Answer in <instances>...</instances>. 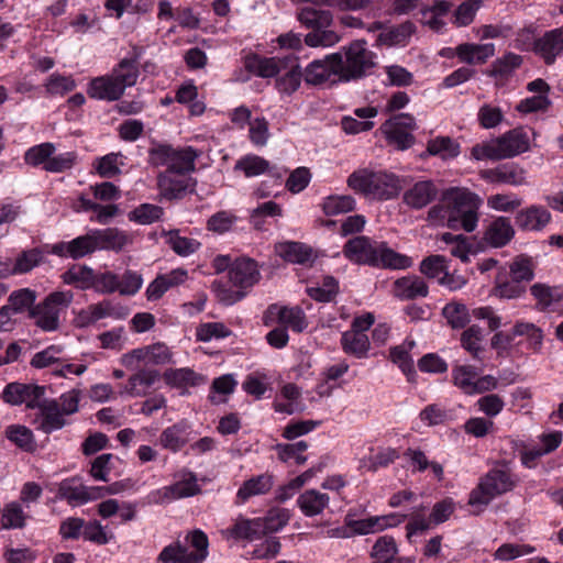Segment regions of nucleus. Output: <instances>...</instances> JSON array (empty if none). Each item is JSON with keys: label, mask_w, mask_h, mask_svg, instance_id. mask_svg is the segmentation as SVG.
Here are the masks:
<instances>
[{"label": "nucleus", "mask_w": 563, "mask_h": 563, "mask_svg": "<svg viewBox=\"0 0 563 563\" xmlns=\"http://www.w3.org/2000/svg\"><path fill=\"white\" fill-rule=\"evenodd\" d=\"M354 205L351 196H329L324 199L322 209L327 216H338L352 211Z\"/></svg>", "instance_id": "052dcab7"}, {"label": "nucleus", "mask_w": 563, "mask_h": 563, "mask_svg": "<svg viewBox=\"0 0 563 563\" xmlns=\"http://www.w3.org/2000/svg\"><path fill=\"white\" fill-rule=\"evenodd\" d=\"M7 438L15 445L26 452H33L36 449V442L32 431L20 424H13L5 430Z\"/></svg>", "instance_id": "de8ad7c7"}, {"label": "nucleus", "mask_w": 563, "mask_h": 563, "mask_svg": "<svg viewBox=\"0 0 563 563\" xmlns=\"http://www.w3.org/2000/svg\"><path fill=\"white\" fill-rule=\"evenodd\" d=\"M396 554L397 545L393 537H380L373 545L372 556L376 563H390Z\"/></svg>", "instance_id": "5fc2aeb1"}, {"label": "nucleus", "mask_w": 563, "mask_h": 563, "mask_svg": "<svg viewBox=\"0 0 563 563\" xmlns=\"http://www.w3.org/2000/svg\"><path fill=\"white\" fill-rule=\"evenodd\" d=\"M95 230L80 235L69 242H60L52 247V252L58 256H69L73 260L81 258L97 251Z\"/></svg>", "instance_id": "2eb2a0df"}, {"label": "nucleus", "mask_w": 563, "mask_h": 563, "mask_svg": "<svg viewBox=\"0 0 563 563\" xmlns=\"http://www.w3.org/2000/svg\"><path fill=\"white\" fill-rule=\"evenodd\" d=\"M273 487V477L268 474H262L245 481L236 493L239 503H244L249 498L266 494Z\"/></svg>", "instance_id": "f704fd0d"}, {"label": "nucleus", "mask_w": 563, "mask_h": 563, "mask_svg": "<svg viewBox=\"0 0 563 563\" xmlns=\"http://www.w3.org/2000/svg\"><path fill=\"white\" fill-rule=\"evenodd\" d=\"M27 516L18 501L7 504L2 509L1 528L2 529H22L26 525Z\"/></svg>", "instance_id": "37998d69"}, {"label": "nucleus", "mask_w": 563, "mask_h": 563, "mask_svg": "<svg viewBox=\"0 0 563 563\" xmlns=\"http://www.w3.org/2000/svg\"><path fill=\"white\" fill-rule=\"evenodd\" d=\"M275 449L278 457L283 462L295 460L297 464L301 465L307 461V457L302 455V452L308 449V443L306 441H299L291 444H277Z\"/></svg>", "instance_id": "0e129e2a"}, {"label": "nucleus", "mask_w": 563, "mask_h": 563, "mask_svg": "<svg viewBox=\"0 0 563 563\" xmlns=\"http://www.w3.org/2000/svg\"><path fill=\"white\" fill-rule=\"evenodd\" d=\"M201 492L197 484V477L192 473H186L173 485L164 487L159 493L163 498L173 500L198 495Z\"/></svg>", "instance_id": "2f4dec72"}, {"label": "nucleus", "mask_w": 563, "mask_h": 563, "mask_svg": "<svg viewBox=\"0 0 563 563\" xmlns=\"http://www.w3.org/2000/svg\"><path fill=\"white\" fill-rule=\"evenodd\" d=\"M378 265L394 269H405L411 266L412 261L410 257L396 253L385 244L378 245Z\"/></svg>", "instance_id": "09e8293b"}, {"label": "nucleus", "mask_w": 563, "mask_h": 563, "mask_svg": "<svg viewBox=\"0 0 563 563\" xmlns=\"http://www.w3.org/2000/svg\"><path fill=\"white\" fill-rule=\"evenodd\" d=\"M405 519L406 515L377 516L360 520L346 519V526L351 528L354 533L368 534L382 531L387 527L397 526Z\"/></svg>", "instance_id": "aec40b11"}, {"label": "nucleus", "mask_w": 563, "mask_h": 563, "mask_svg": "<svg viewBox=\"0 0 563 563\" xmlns=\"http://www.w3.org/2000/svg\"><path fill=\"white\" fill-rule=\"evenodd\" d=\"M415 346L413 341L404 342L400 345L394 346L390 350V358L394 363L398 364L401 371L409 377L415 373L413 361L409 355V352Z\"/></svg>", "instance_id": "6e6d98bb"}, {"label": "nucleus", "mask_w": 563, "mask_h": 563, "mask_svg": "<svg viewBox=\"0 0 563 563\" xmlns=\"http://www.w3.org/2000/svg\"><path fill=\"white\" fill-rule=\"evenodd\" d=\"M512 335L526 336L530 347L533 350H539L543 340L541 329L531 322H517L512 329Z\"/></svg>", "instance_id": "e2e57ef3"}, {"label": "nucleus", "mask_w": 563, "mask_h": 563, "mask_svg": "<svg viewBox=\"0 0 563 563\" xmlns=\"http://www.w3.org/2000/svg\"><path fill=\"white\" fill-rule=\"evenodd\" d=\"M185 544L179 541L165 547L158 555L162 563H201L208 555V537L201 530L187 534Z\"/></svg>", "instance_id": "423d86ee"}, {"label": "nucleus", "mask_w": 563, "mask_h": 563, "mask_svg": "<svg viewBox=\"0 0 563 563\" xmlns=\"http://www.w3.org/2000/svg\"><path fill=\"white\" fill-rule=\"evenodd\" d=\"M347 185L353 190L369 199L388 200L398 196L401 184L398 177L385 172L361 169L347 178Z\"/></svg>", "instance_id": "7ed1b4c3"}, {"label": "nucleus", "mask_w": 563, "mask_h": 563, "mask_svg": "<svg viewBox=\"0 0 563 563\" xmlns=\"http://www.w3.org/2000/svg\"><path fill=\"white\" fill-rule=\"evenodd\" d=\"M415 32V25L407 21L379 35V41L386 45H398L406 42Z\"/></svg>", "instance_id": "680f3d73"}, {"label": "nucleus", "mask_w": 563, "mask_h": 563, "mask_svg": "<svg viewBox=\"0 0 563 563\" xmlns=\"http://www.w3.org/2000/svg\"><path fill=\"white\" fill-rule=\"evenodd\" d=\"M36 300V292L30 288H22L13 291L5 305L13 313H21L25 310H31Z\"/></svg>", "instance_id": "8fccbe9b"}, {"label": "nucleus", "mask_w": 563, "mask_h": 563, "mask_svg": "<svg viewBox=\"0 0 563 563\" xmlns=\"http://www.w3.org/2000/svg\"><path fill=\"white\" fill-rule=\"evenodd\" d=\"M477 375L476 368L471 365H459L452 369L454 385L466 395H470Z\"/></svg>", "instance_id": "4d7b16f0"}, {"label": "nucleus", "mask_w": 563, "mask_h": 563, "mask_svg": "<svg viewBox=\"0 0 563 563\" xmlns=\"http://www.w3.org/2000/svg\"><path fill=\"white\" fill-rule=\"evenodd\" d=\"M277 255L285 261L299 264L312 265L317 260V252L309 245L300 242H283L275 246Z\"/></svg>", "instance_id": "412c9836"}, {"label": "nucleus", "mask_w": 563, "mask_h": 563, "mask_svg": "<svg viewBox=\"0 0 563 563\" xmlns=\"http://www.w3.org/2000/svg\"><path fill=\"white\" fill-rule=\"evenodd\" d=\"M534 49L547 64L554 63L556 56L563 53V26L549 31L537 40Z\"/></svg>", "instance_id": "5701e85b"}, {"label": "nucleus", "mask_w": 563, "mask_h": 563, "mask_svg": "<svg viewBox=\"0 0 563 563\" xmlns=\"http://www.w3.org/2000/svg\"><path fill=\"white\" fill-rule=\"evenodd\" d=\"M442 316L453 329H462L471 320L466 306L459 301L446 303L442 309Z\"/></svg>", "instance_id": "c03bdc74"}, {"label": "nucleus", "mask_w": 563, "mask_h": 563, "mask_svg": "<svg viewBox=\"0 0 563 563\" xmlns=\"http://www.w3.org/2000/svg\"><path fill=\"white\" fill-rule=\"evenodd\" d=\"M167 243L180 256H188L200 247L197 240L180 236L177 231L168 233Z\"/></svg>", "instance_id": "338daca9"}, {"label": "nucleus", "mask_w": 563, "mask_h": 563, "mask_svg": "<svg viewBox=\"0 0 563 563\" xmlns=\"http://www.w3.org/2000/svg\"><path fill=\"white\" fill-rule=\"evenodd\" d=\"M36 406L40 408V429L45 433L59 430L66 424L65 416L56 400H44Z\"/></svg>", "instance_id": "a878e982"}, {"label": "nucleus", "mask_w": 563, "mask_h": 563, "mask_svg": "<svg viewBox=\"0 0 563 563\" xmlns=\"http://www.w3.org/2000/svg\"><path fill=\"white\" fill-rule=\"evenodd\" d=\"M287 60L279 58H262L256 55L245 58V67L260 77L268 78L279 75Z\"/></svg>", "instance_id": "473e14b6"}, {"label": "nucleus", "mask_w": 563, "mask_h": 563, "mask_svg": "<svg viewBox=\"0 0 563 563\" xmlns=\"http://www.w3.org/2000/svg\"><path fill=\"white\" fill-rule=\"evenodd\" d=\"M137 78V57L123 58L111 74L92 79L87 93L90 98L114 101L123 95L128 87L134 86Z\"/></svg>", "instance_id": "f03ea898"}, {"label": "nucleus", "mask_w": 563, "mask_h": 563, "mask_svg": "<svg viewBox=\"0 0 563 563\" xmlns=\"http://www.w3.org/2000/svg\"><path fill=\"white\" fill-rule=\"evenodd\" d=\"M43 254L38 249H32L22 252L12 264L13 275L25 274L40 265Z\"/></svg>", "instance_id": "bf43d9fd"}, {"label": "nucleus", "mask_w": 563, "mask_h": 563, "mask_svg": "<svg viewBox=\"0 0 563 563\" xmlns=\"http://www.w3.org/2000/svg\"><path fill=\"white\" fill-rule=\"evenodd\" d=\"M188 278L187 271L183 268L173 269L166 274H161L147 286L145 295L148 301L161 299L170 288L184 284Z\"/></svg>", "instance_id": "6ab92c4d"}, {"label": "nucleus", "mask_w": 563, "mask_h": 563, "mask_svg": "<svg viewBox=\"0 0 563 563\" xmlns=\"http://www.w3.org/2000/svg\"><path fill=\"white\" fill-rule=\"evenodd\" d=\"M98 250H111L119 252L133 241L131 234L119 230L118 228H108L104 230H95Z\"/></svg>", "instance_id": "7c9ffc66"}, {"label": "nucleus", "mask_w": 563, "mask_h": 563, "mask_svg": "<svg viewBox=\"0 0 563 563\" xmlns=\"http://www.w3.org/2000/svg\"><path fill=\"white\" fill-rule=\"evenodd\" d=\"M494 54V44L463 43L455 47V55L460 60L470 65L485 64Z\"/></svg>", "instance_id": "cd10ccee"}, {"label": "nucleus", "mask_w": 563, "mask_h": 563, "mask_svg": "<svg viewBox=\"0 0 563 563\" xmlns=\"http://www.w3.org/2000/svg\"><path fill=\"white\" fill-rule=\"evenodd\" d=\"M482 199L465 188H450L443 191L439 203L428 211L433 224L473 232L478 223Z\"/></svg>", "instance_id": "f257e3e1"}, {"label": "nucleus", "mask_w": 563, "mask_h": 563, "mask_svg": "<svg viewBox=\"0 0 563 563\" xmlns=\"http://www.w3.org/2000/svg\"><path fill=\"white\" fill-rule=\"evenodd\" d=\"M298 20L309 29H328L332 23V14L327 10L305 7L299 11Z\"/></svg>", "instance_id": "ea45409f"}, {"label": "nucleus", "mask_w": 563, "mask_h": 563, "mask_svg": "<svg viewBox=\"0 0 563 563\" xmlns=\"http://www.w3.org/2000/svg\"><path fill=\"white\" fill-rule=\"evenodd\" d=\"M159 379V373L155 369H141L130 376L128 383L120 391L121 395L126 394L131 397L145 396L147 389Z\"/></svg>", "instance_id": "c756f323"}, {"label": "nucleus", "mask_w": 563, "mask_h": 563, "mask_svg": "<svg viewBox=\"0 0 563 563\" xmlns=\"http://www.w3.org/2000/svg\"><path fill=\"white\" fill-rule=\"evenodd\" d=\"M550 212L545 208L539 206L528 207L516 214V224L521 230L526 231H540L550 222Z\"/></svg>", "instance_id": "bb28decb"}, {"label": "nucleus", "mask_w": 563, "mask_h": 563, "mask_svg": "<svg viewBox=\"0 0 563 563\" xmlns=\"http://www.w3.org/2000/svg\"><path fill=\"white\" fill-rule=\"evenodd\" d=\"M58 496L66 499L69 504H85L87 503L86 486L78 484L74 485L69 481H64L58 487Z\"/></svg>", "instance_id": "774afa93"}, {"label": "nucleus", "mask_w": 563, "mask_h": 563, "mask_svg": "<svg viewBox=\"0 0 563 563\" xmlns=\"http://www.w3.org/2000/svg\"><path fill=\"white\" fill-rule=\"evenodd\" d=\"M389 144L394 145L399 151H405L412 146L415 136L407 130L397 126H388L384 123L380 128Z\"/></svg>", "instance_id": "864d4df0"}, {"label": "nucleus", "mask_w": 563, "mask_h": 563, "mask_svg": "<svg viewBox=\"0 0 563 563\" xmlns=\"http://www.w3.org/2000/svg\"><path fill=\"white\" fill-rule=\"evenodd\" d=\"M330 498L327 494L316 489H309L302 493L297 500L300 510L309 517L321 514L329 505Z\"/></svg>", "instance_id": "e433bc0d"}, {"label": "nucleus", "mask_w": 563, "mask_h": 563, "mask_svg": "<svg viewBox=\"0 0 563 563\" xmlns=\"http://www.w3.org/2000/svg\"><path fill=\"white\" fill-rule=\"evenodd\" d=\"M515 235V229L508 218L498 217L493 220L484 233L486 243L494 247L506 245Z\"/></svg>", "instance_id": "c85d7f7f"}, {"label": "nucleus", "mask_w": 563, "mask_h": 563, "mask_svg": "<svg viewBox=\"0 0 563 563\" xmlns=\"http://www.w3.org/2000/svg\"><path fill=\"white\" fill-rule=\"evenodd\" d=\"M286 522L287 517L284 514L269 512L264 519H247L240 516L235 519L232 527L221 530V536L227 540H253L267 532L279 530Z\"/></svg>", "instance_id": "1a4fd4ad"}, {"label": "nucleus", "mask_w": 563, "mask_h": 563, "mask_svg": "<svg viewBox=\"0 0 563 563\" xmlns=\"http://www.w3.org/2000/svg\"><path fill=\"white\" fill-rule=\"evenodd\" d=\"M93 271L87 266L74 265L62 275L64 284L79 289H88L93 285Z\"/></svg>", "instance_id": "a19ab883"}, {"label": "nucleus", "mask_w": 563, "mask_h": 563, "mask_svg": "<svg viewBox=\"0 0 563 563\" xmlns=\"http://www.w3.org/2000/svg\"><path fill=\"white\" fill-rule=\"evenodd\" d=\"M393 292L401 300H412L418 297H427L429 287L421 277L409 275L394 282Z\"/></svg>", "instance_id": "b1692460"}, {"label": "nucleus", "mask_w": 563, "mask_h": 563, "mask_svg": "<svg viewBox=\"0 0 563 563\" xmlns=\"http://www.w3.org/2000/svg\"><path fill=\"white\" fill-rule=\"evenodd\" d=\"M157 185L161 195L168 200H173L181 198L187 191H191L195 183L184 174L165 172L159 174Z\"/></svg>", "instance_id": "dca6fc26"}, {"label": "nucleus", "mask_w": 563, "mask_h": 563, "mask_svg": "<svg viewBox=\"0 0 563 563\" xmlns=\"http://www.w3.org/2000/svg\"><path fill=\"white\" fill-rule=\"evenodd\" d=\"M74 300L70 290L53 291L43 301L30 310V318L41 330L46 332L56 331L59 328V317L65 312Z\"/></svg>", "instance_id": "0eeeda50"}, {"label": "nucleus", "mask_w": 563, "mask_h": 563, "mask_svg": "<svg viewBox=\"0 0 563 563\" xmlns=\"http://www.w3.org/2000/svg\"><path fill=\"white\" fill-rule=\"evenodd\" d=\"M185 432L186 426L184 423L173 424L172 427L163 430L159 437V442L163 448L177 452L188 442Z\"/></svg>", "instance_id": "79ce46f5"}, {"label": "nucleus", "mask_w": 563, "mask_h": 563, "mask_svg": "<svg viewBox=\"0 0 563 563\" xmlns=\"http://www.w3.org/2000/svg\"><path fill=\"white\" fill-rule=\"evenodd\" d=\"M527 89L536 95L521 100L516 107L517 111L521 113H531L536 111H545L550 107V86L543 79L538 78L529 82Z\"/></svg>", "instance_id": "a211bd4d"}, {"label": "nucleus", "mask_w": 563, "mask_h": 563, "mask_svg": "<svg viewBox=\"0 0 563 563\" xmlns=\"http://www.w3.org/2000/svg\"><path fill=\"white\" fill-rule=\"evenodd\" d=\"M438 195V188L431 180L416 183L404 194V202L413 209L429 205Z\"/></svg>", "instance_id": "393cba45"}, {"label": "nucleus", "mask_w": 563, "mask_h": 563, "mask_svg": "<svg viewBox=\"0 0 563 563\" xmlns=\"http://www.w3.org/2000/svg\"><path fill=\"white\" fill-rule=\"evenodd\" d=\"M341 344L345 353L354 355L357 358L364 357L369 349L367 334L355 330L345 331L342 334Z\"/></svg>", "instance_id": "4c0bfd02"}, {"label": "nucleus", "mask_w": 563, "mask_h": 563, "mask_svg": "<svg viewBox=\"0 0 563 563\" xmlns=\"http://www.w3.org/2000/svg\"><path fill=\"white\" fill-rule=\"evenodd\" d=\"M532 296L537 300V307L544 310L559 302L563 298V291L558 287H550L545 284H534L530 288Z\"/></svg>", "instance_id": "a18cd8bd"}, {"label": "nucleus", "mask_w": 563, "mask_h": 563, "mask_svg": "<svg viewBox=\"0 0 563 563\" xmlns=\"http://www.w3.org/2000/svg\"><path fill=\"white\" fill-rule=\"evenodd\" d=\"M44 394L42 387L24 385L19 383L9 384L3 393L2 398L11 405L26 404L27 407H36V400Z\"/></svg>", "instance_id": "4be33fe9"}, {"label": "nucleus", "mask_w": 563, "mask_h": 563, "mask_svg": "<svg viewBox=\"0 0 563 563\" xmlns=\"http://www.w3.org/2000/svg\"><path fill=\"white\" fill-rule=\"evenodd\" d=\"M340 62H336L335 55L330 54L323 59L311 62L303 71L306 84L312 86L333 85L341 80Z\"/></svg>", "instance_id": "f8f14e48"}, {"label": "nucleus", "mask_w": 563, "mask_h": 563, "mask_svg": "<svg viewBox=\"0 0 563 563\" xmlns=\"http://www.w3.org/2000/svg\"><path fill=\"white\" fill-rule=\"evenodd\" d=\"M302 77L303 73L295 60L286 62L276 80L277 89L282 93L291 95L299 88Z\"/></svg>", "instance_id": "c9c22d12"}, {"label": "nucleus", "mask_w": 563, "mask_h": 563, "mask_svg": "<svg viewBox=\"0 0 563 563\" xmlns=\"http://www.w3.org/2000/svg\"><path fill=\"white\" fill-rule=\"evenodd\" d=\"M479 176L492 184L521 186L526 184L525 168L516 164H505L495 168L481 170Z\"/></svg>", "instance_id": "f3484780"}, {"label": "nucleus", "mask_w": 563, "mask_h": 563, "mask_svg": "<svg viewBox=\"0 0 563 563\" xmlns=\"http://www.w3.org/2000/svg\"><path fill=\"white\" fill-rule=\"evenodd\" d=\"M53 143H42L29 148L25 153V162L31 166H42L48 173H63L70 169L76 161L75 152H66L55 155Z\"/></svg>", "instance_id": "9d476101"}, {"label": "nucleus", "mask_w": 563, "mask_h": 563, "mask_svg": "<svg viewBox=\"0 0 563 563\" xmlns=\"http://www.w3.org/2000/svg\"><path fill=\"white\" fill-rule=\"evenodd\" d=\"M521 62L522 59L519 55L507 54L492 64L488 75L492 77H506L519 67Z\"/></svg>", "instance_id": "69168bd1"}, {"label": "nucleus", "mask_w": 563, "mask_h": 563, "mask_svg": "<svg viewBox=\"0 0 563 563\" xmlns=\"http://www.w3.org/2000/svg\"><path fill=\"white\" fill-rule=\"evenodd\" d=\"M163 208L152 203H143L129 213V219L140 224H151L161 219Z\"/></svg>", "instance_id": "13d9d810"}, {"label": "nucleus", "mask_w": 563, "mask_h": 563, "mask_svg": "<svg viewBox=\"0 0 563 563\" xmlns=\"http://www.w3.org/2000/svg\"><path fill=\"white\" fill-rule=\"evenodd\" d=\"M261 274L257 263L250 257L236 258L230 266L229 280L232 286L245 289L258 283Z\"/></svg>", "instance_id": "4468645a"}, {"label": "nucleus", "mask_w": 563, "mask_h": 563, "mask_svg": "<svg viewBox=\"0 0 563 563\" xmlns=\"http://www.w3.org/2000/svg\"><path fill=\"white\" fill-rule=\"evenodd\" d=\"M269 168V163L257 155H246L240 158L234 166L235 170H241L246 177H254L264 174Z\"/></svg>", "instance_id": "3c124183"}, {"label": "nucleus", "mask_w": 563, "mask_h": 563, "mask_svg": "<svg viewBox=\"0 0 563 563\" xmlns=\"http://www.w3.org/2000/svg\"><path fill=\"white\" fill-rule=\"evenodd\" d=\"M530 148L527 133L520 129H512L503 135L472 148V155L476 159L501 161L511 158Z\"/></svg>", "instance_id": "20e7f679"}, {"label": "nucleus", "mask_w": 563, "mask_h": 563, "mask_svg": "<svg viewBox=\"0 0 563 563\" xmlns=\"http://www.w3.org/2000/svg\"><path fill=\"white\" fill-rule=\"evenodd\" d=\"M483 333L478 325H471L461 334V344L474 358L479 360L483 352Z\"/></svg>", "instance_id": "603ef678"}, {"label": "nucleus", "mask_w": 563, "mask_h": 563, "mask_svg": "<svg viewBox=\"0 0 563 563\" xmlns=\"http://www.w3.org/2000/svg\"><path fill=\"white\" fill-rule=\"evenodd\" d=\"M334 55L336 62H340L339 68L343 81L358 79L375 66V55L362 40L352 42Z\"/></svg>", "instance_id": "39448f33"}, {"label": "nucleus", "mask_w": 563, "mask_h": 563, "mask_svg": "<svg viewBox=\"0 0 563 563\" xmlns=\"http://www.w3.org/2000/svg\"><path fill=\"white\" fill-rule=\"evenodd\" d=\"M515 485L516 481L506 465L494 467L471 492L468 504L471 506H486L495 497L510 492Z\"/></svg>", "instance_id": "6e6552de"}, {"label": "nucleus", "mask_w": 563, "mask_h": 563, "mask_svg": "<svg viewBox=\"0 0 563 563\" xmlns=\"http://www.w3.org/2000/svg\"><path fill=\"white\" fill-rule=\"evenodd\" d=\"M267 313L269 316H276L280 324L297 332H301L307 325L302 310L297 307L288 308L272 305L268 308Z\"/></svg>", "instance_id": "72a5a7b5"}, {"label": "nucleus", "mask_w": 563, "mask_h": 563, "mask_svg": "<svg viewBox=\"0 0 563 563\" xmlns=\"http://www.w3.org/2000/svg\"><path fill=\"white\" fill-rule=\"evenodd\" d=\"M378 245L361 235L349 240L343 247V253L345 257L357 264L378 265Z\"/></svg>", "instance_id": "ddd939ff"}, {"label": "nucleus", "mask_w": 563, "mask_h": 563, "mask_svg": "<svg viewBox=\"0 0 563 563\" xmlns=\"http://www.w3.org/2000/svg\"><path fill=\"white\" fill-rule=\"evenodd\" d=\"M427 152L430 155H439L444 159L456 157L460 153V145L450 136H437L427 144Z\"/></svg>", "instance_id": "49530a36"}, {"label": "nucleus", "mask_w": 563, "mask_h": 563, "mask_svg": "<svg viewBox=\"0 0 563 563\" xmlns=\"http://www.w3.org/2000/svg\"><path fill=\"white\" fill-rule=\"evenodd\" d=\"M197 153L191 147L180 150L169 145H157L150 151V161L155 166H167V173L185 174L195 169Z\"/></svg>", "instance_id": "9b49d317"}, {"label": "nucleus", "mask_w": 563, "mask_h": 563, "mask_svg": "<svg viewBox=\"0 0 563 563\" xmlns=\"http://www.w3.org/2000/svg\"><path fill=\"white\" fill-rule=\"evenodd\" d=\"M164 379L174 387H194L205 383V377L190 368L167 369Z\"/></svg>", "instance_id": "58836bf2"}]
</instances>
